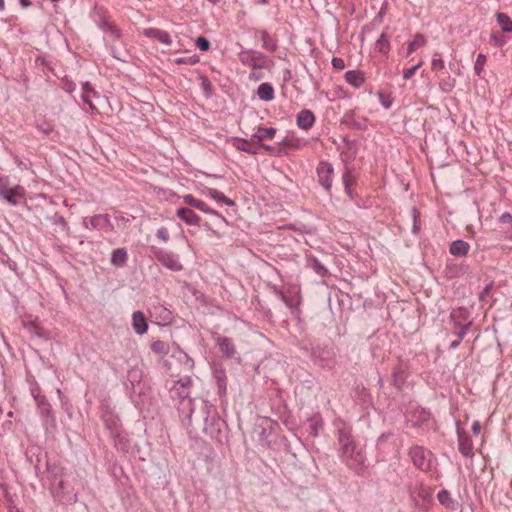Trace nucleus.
I'll return each instance as SVG.
<instances>
[{
	"label": "nucleus",
	"instance_id": "1",
	"mask_svg": "<svg viewBox=\"0 0 512 512\" xmlns=\"http://www.w3.org/2000/svg\"><path fill=\"white\" fill-rule=\"evenodd\" d=\"M337 439L342 461L350 469L359 472L366 458L362 449H357L351 427L341 422L337 426Z\"/></svg>",
	"mask_w": 512,
	"mask_h": 512
},
{
	"label": "nucleus",
	"instance_id": "2",
	"mask_svg": "<svg viewBox=\"0 0 512 512\" xmlns=\"http://www.w3.org/2000/svg\"><path fill=\"white\" fill-rule=\"evenodd\" d=\"M191 377L185 376L177 381H173L170 387V396L177 406L179 414L192 424L193 413L198 404V401L190 397L191 392Z\"/></svg>",
	"mask_w": 512,
	"mask_h": 512
},
{
	"label": "nucleus",
	"instance_id": "3",
	"mask_svg": "<svg viewBox=\"0 0 512 512\" xmlns=\"http://www.w3.org/2000/svg\"><path fill=\"white\" fill-rule=\"evenodd\" d=\"M193 417L203 422V432L211 438H218L225 424L216 407L203 399L198 400Z\"/></svg>",
	"mask_w": 512,
	"mask_h": 512
},
{
	"label": "nucleus",
	"instance_id": "4",
	"mask_svg": "<svg viewBox=\"0 0 512 512\" xmlns=\"http://www.w3.org/2000/svg\"><path fill=\"white\" fill-rule=\"evenodd\" d=\"M405 424L409 428L424 433L435 429L436 420L429 409L410 404L405 412Z\"/></svg>",
	"mask_w": 512,
	"mask_h": 512
},
{
	"label": "nucleus",
	"instance_id": "5",
	"mask_svg": "<svg viewBox=\"0 0 512 512\" xmlns=\"http://www.w3.org/2000/svg\"><path fill=\"white\" fill-rule=\"evenodd\" d=\"M0 201L11 207H17L26 203V189L24 186L11 185L8 176H2L0 180Z\"/></svg>",
	"mask_w": 512,
	"mask_h": 512
},
{
	"label": "nucleus",
	"instance_id": "6",
	"mask_svg": "<svg viewBox=\"0 0 512 512\" xmlns=\"http://www.w3.org/2000/svg\"><path fill=\"white\" fill-rule=\"evenodd\" d=\"M106 429L110 432V436L114 440L117 449L127 451L129 448V438L127 433L122 429L120 419L113 412L106 410L102 415Z\"/></svg>",
	"mask_w": 512,
	"mask_h": 512
},
{
	"label": "nucleus",
	"instance_id": "7",
	"mask_svg": "<svg viewBox=\"0 0 512 512\" xmlns=\"http://www.w3.org/2000/svg\"><path fill=\"white\" fill-rule=\"evenodd\" d=\"M236 46L240 48L237 56L242 65L253 70L268 69L271 66L272 61L262 52L245 48L240 43H236Z\"/></svg>",
	"mask_w": 512,
	"mask_h": 512
},
{
	"label": "nucleus",
	"instance_id": "8",
	"mask_svg": "<svg viewBox=\"0 0 512 512\" xmlns=\"http://www.w3.org/2000/svg\"><path fill=\"white\" fill-rule=\"evenodd\" d=\"M408 456L415 468L422 472H429L436 465L434 454L421 445H413L408 450Z\"/></svg>",
	"mask_w": 512,
	"mask_h": 512
},
{
	"label": "nucleus",
	"instance_id": "9",
	"mask_svg": "<svg viewBox=\"0 0 512 512\" xmlns=\"http://www.w3.org/2000/svg\"><path fill=\"white\" fill-rule=\"evenodd\" d=\"M150 251L154 258L167 269L175 272L181 271L183 269L178 256L173 252L155 246H151Z\"/></svg>",
	"mask_w": 512,
	"mask_h": 512
},
{
	"label": "nucleus",
	"instance_id": "10",
	"mask_svg": "<svg viewBox=\"0 0 512 512\" xmlns=\"http://www.w3.org/2000/svg\"><path fill=\"white\" fill-rule=\"evenodd\" d=\"M127 381L131 385L130 398L134 402L135 405L144 404V400L138 401L135 399L134 395L142 393L143 385H142V370L138 366H134L129 369L127 373Z\"/></svg>",
	"mask_w": 512,
	"mask_h": 512
},
{
	"label": "nucleus",
	"instance_id": "11",
	"mask_svg": "<svg viewBox=\"0 0 512 512\" xmlns=\"http://www.w3.org/2000/svg\"><path fill=\"white\" fill-rule=\"evenodd\" d=\"M456 432L458 437L459 452L464 457L472 458L474 456L472 439L469 434L460 427L459 422H456Z\"/></svg>",
	"mask_w": 512,
	"mask_h": 512
},
{
	"label": "nucleus",
	"instance_id": "12",
	"mask_svg": "<svg viewBox=\"0 0 512 512\" xmlns=\"http://www.w3.org/2000/svg\"><path fill=\"white\" fill-rule=\"evenodd\" d=\"M333 166L329 162L321 161L317 167V176L320 185L330 191L332 187Z\"/></svg>",
	"mask_w": 512,
	"mask_h": 512
},
{
	"label": "nucleus",
	"instance_id": "13",
	"mask_svg": "<svg viewBox=\"0 0 512 512\" xmlns=\"http://www.w3.org/2000/svg\"><path fill=\"white\" fill-rule=\"evenodd\" d=\"M409 365L399 360L398 363L392 369L391 383L397 389H401L408 377Z\"/></svg>",
	"mask_w": 512,
	"mask_h": 512
},
{
	"label": "nucleus",
	"instance_id": "14",
	"mask_svg": "<svg viewBox=\"0 0 512 512\" xmlns=\"http://www.w3.org/2000/svg\"><path fill=\"white\" fill-rule=\"evenodd\" d=\"M311 357L317 365L326 367L332 362L333 352L329 348L316 346L312 348Z\"/></svg>",
	"mask_w": 512,
	"mask_h": 512
},
{
	"label": "nucleus",
	"instance_id": "15",
	"mask_svg": "<svg viewBox=\"0 0 512 512\" xmlns=\"http://www.w3.org/2000/svg\"><path fill=\"white\" fill-rule=\"evenodd\" d=\"M212 375L217 386V392L220 398L226 396L227 393V376L225 369L220 365L212 367Z\"/></svg>",
	"mask_w": 512,
	"mask_h": 512
},
{
	"label": "nucleus",
	"instance_id": "16",
	"mask_svg": "<svg viewBox=\"0 0 512 512\" xmlns=\"http://www.w3.org/2000/svg\"><path fill=\"white\" fill-rule=\"evenodd\" d=\"M54 497L62 504H73L78 499V493L75 491H65V482L60 481L53 490Z\"/></svg>",
	"mask_w": 512,
	"mask_h": 512
},
{
	"label": "nucleus",
	"instance_id": "17",
	"mask_svg": "<svg viewBox=\"0 0 512 512\" xmlns=\"http://www.w3.org/2000/svg\"><path fill=\"white\" fill-rule=\"evenodd\" d=\"M98 92L91 86L89 82L82 83V93L81 99L82 101L89 106L90 112L92 114L98 113V109L93 104L92 99L98 98Z\"/></svg>",
	"mask_w": 512,
	"mask_h": 512
},
{
	"label": "nucleus",
	"instance_id": "18",
	"mask_svg": "<svg viewBox=\"0 0 512 512\" xmlns=\"http://www.w3.org/2000/svg\"><path fill=\"white\" fill-rule=\"evenodd\" d=\"M89 224L92 229L113 231L114 226L111 223L110 216L108 214L94 215L89 219Z\"/></svg>",
	"mask_w": 512,
	"mask_h": 512
},
{
	"label": "nucleus",
	"instance_id": "19",
	"mask_svg": "<svg viewBox=\"0 0 512 512\" xmlns=\"http://www.w3.org/2000/svg\"><path fill=\"white\" fill-rule=\"evenodd\" d=\"M142 34L148 38L155 39L160 43L170 46L172 44L171 36L168 32L158 28H145Z\"/></svg>",
	"mask_w": 512,
	"mask_h": 512
},
{
	"label": "nucleus",
	"instance_id": "20",
	"mask_svg": "<svg viewBox=\"0 0 512 512\" xmlns=\"http://www.w3.org/2000/svg\"><path fill=\"white\" fill-rule=\"evenodd\" d=\"M315 123V116L311 110L303 109L296 116V124L299 129L309 130Z\"/></svg>",
	"mask_w": 512,
	"mask_h": 512
},
{
	"label": "nucleus",
	"instance_id": "21",
	"mask_svg": "<svg viewBox=\"0 0 512 512\" xmlns=\"http://www.w3.org/2000/svg\"><path fill=\"white\" fill-rule=\"evenodd\" d=\"M216 344L219 350L226 358H232L236 354L235 345L231 338L225 336H219L216 339Z\"/></svg>",
	"mask_w": 512,
	"mask_h": 512
},
{
	"label": "nucleus",
	"instance_id": "22",
	"mask_svg": "<svg viewBox=\"0 0 512 512\" xmlns=\"http://www.w3.org/2000/svg\"><path fill=\"white\" fill-rule=\"evenodd\" d=\"M177 217L187 225H198L201 218L188 207H179L176 211Z\"/></svg>",
	"mask_w": 512,
	"mask_h": 512
},
{
	"label": "nucleus",
	"instance_id": "23",
	"mask_svg": "<svg viewBox=\"0 0 512 512\" xmlns=\"http://www.w3.org/2000/svg\"><path fill=\"white\" fill-rule=\"evenodd\" d=\"M132 327L134 331L139 335H143L147 332L148 324L144 314L141 311H135L132 314Z\"/></svg>",
	"mask_w": 512,
	"mask_h": 512
},
{
	"label": "nucleus",
	"instance_id": "24",
	"mask_svg": "<svg viewBox=\"0 0 512 512\" xmlns=\"http://www.w3.org/2000/svg\"><path fill=\"white\" fill-rule=\"evenodd\" d=\"M470 250V245L464 240H455L449 246V253L455 257H465Z\"/></svg>",
	"mask_w": 512,
	"mask_h": 512
},
{
	"label": "nucleus",
	"instance_id": "25",
	"mask_svg": "<svg viewBox=\"0 0 512 512\" xmlns=\"http://www.w3.org/2000/svg\"><path fill=\"white\" fill-rule=\"evenodd\" d=\"M257 97L265 102H270L275 98V90L271 83H261L256 90Z\"/></svg>",
	"mask_w": 512,
	"mask_h": 512
},
{
	"label": "nucleus",
	"instance_id": "26",
	"mask_svg": "<svg viewBox=\"0 0 512 512\" xmlns=\"http://www.w3.org/2000/svg\"><path fill=\"white\" fill-rule=\"evenodd\" d=\"M233 146L241 152H245L251 155L258 153V149L254 147L248 139L235 137L232 139Z\"/></svg>",
	"mask_w": 512,
	"mask_h": 512
},
{
	"label": "nucleus",
	"instance_id": "27",
	"mask_svg": "<svg viewBox=\"0 0 512 512\" xmlns=\"http://www.w3.org/2000/svg\"><path fill=\"white\" fill-rule=\"evenodd\" d=\"M205 195L218 203H222L231 207L235 205V202L232 199L226 197L222 192L218 191L217 189L207 188L205 190Z\"/></svg>",
	"mask_w": 512,
	"mask_h": 512
},
{
	"label": "nucleus",
	"instance_id": "28",
	"mask_svg": "<svg viewBox=\"0 0 512 512\" xmlns=\"http://www.w3.org/2000/svg\"><path fill=\"white\" fill-rule=\"evenodd\" d=\"M128 260L126 248H117L111 254V264L115 267H123Z\"/></svg>",
	"mask_w": 512,
	"mask_h": 512
},
{
	"label": "nucleus",
	"instance_id": "29",
	"mask_svg": "<svg viewBox=\"0 0 512 512\" xmlns=\"http://www.w3.org/2000/svg\"><path fill=\"white\" fill-rule=\"evenodd\" d=\"M345 80L351 86L359 88L363 85L365 78L362 72L358 70H349L345 73Z\"/></svg>",
	"mask_w": 512,
	"mask_h": 512
},
{
	"label": "nucleus",
	"instance_id": "30",
	"mask_svg": "<svg viewBox=\"0 0 512 512\" xmlns=\"http://www.w3.org/2000/svg\"><path fill=\"white\" fill-rule=\"evenodd\" d=\"M259 34L262 41V48L269 52H275L278 48L277 40L273 39L266 30H261Z\"/></svg>",
	"mask_w": 512,
	"mask_h": 512
},
{
	"label": "nucleus",
	"instance_id": "31",
	"mask_svg": "<svg viewBox=\"0 0 512 512\" xmlns=\"http://www.w3.org/2000/svg\"><path fill=\"white\" fill-rule=\"evenodd\" d=\"M456 85V79L451 77L448 73L444 76H439V89L443 93H450L453 91Z\"/></svg>",
	"mask_w": 512,
	"mask_h": 512
},
{
	"label": "nucleus",
	"instance_id": "32",
	"mask_svg": "<svg viewBox=\"0 0 512 512\" xmlns=\"http://www.w3.org/2000/svg\"><path fill=\"white\" fill-rule=\"evenodd\" d=\"M497 24L503 32H512V19L506 14L499 12L496 15Z\"/></svg>",
	"mask_w": 512,
	"mask_h": 512
},
{
	"label": "nucleus",
	"instance_id": "33",
	"mask_svg": "<svg viewBox=\"0 0 512 512\" xmlns=\"http://www.w3.org/2000/svg\"><path fill=\"white\" fill-rule=\"evenodd\" d=\"M375 50L381 54H387L390 50V41L386 33H381L375 43Z\"/></svg>",
	"mask_w": 512,
	"mask_h": 512
},
{
	"label": "nucleus",
	"instance_id": "34",
	"mask_svg": "<svg viewBox=\"0 0 512 512\" xmlns=\"http://www.w3.org/2000/svg\"><path fill=\"white\" fill-rule=\"evenodd\" d=\"M277 130L273 127L264 128L259 127L257 132L254 134V137L257 138V142H262L266 139H273L276 135Z\"/></svg>",
	"mask_w": 512,
	"mask_h": 512
},
{
	"label": "nucleus",
	"instance_id": "35",
	"mask_svg": "<svg viewBox=\"0 0 512 512\" xmlns=\"http://www.w3.org/2000/svg\"><path fill=\"white\" fill-rule=\"evenodd\" d=\"M99 28L106 34L114 37L119 38L120 37V30L111 22H108L106 20H102L99 22Z\"/></svg>",
	"mask_w": 512,
	"mask_h": 512
},
{
	"label": "nucleus",
	"instance_id": "36",
	"mask_svg": "<svg viewBox=\"0 0 512 512\" xmlns=\"http://www.w3.org/2000/svg\"><path fill=\"white\" fill-rule=\"evenodd\" d=\"M38 411H39L40 416L43 418V420L47 424H51L53 426L55 425V417L52 413V408H51L50 403L38 407Z\"/></svg>",
	"mask_w": 512,
	"mask_h": 512
},
{
	"label": "nucleus",
	"instance_id": "37",
	"mask_svg": "<svg viewBox=\"0 0 512 512\" xmlns=\"http://www.w3.org/2000/svg\"><path fill=\"white\" fill-rule=\"evenodd\" d=\"M182 200L185 204L189 205L190 207L196 208L200 211H203L205 206L207 205L204 201L195 198L191 194H186L182 197Z\"/></svg>",
	"mask_w": 512,
	"mask_h": 512
},
{
	"label": "nucleus",
	"instance_id": "38",
	"mask_svg": "<svg viewBox=\"0 0 512 512\" xmlns=\"http://www.w3.org/2000/svg\"><path fill=\"white\" fill-rule=\"evenodd\" d=\"M310 267L315 271L319 276H326L328 274V269L321 263V261L316 257H311L309 259Z\"/></svg>",
	"mask_w": 512,
	"mask_h": 512
},
{
	"label": "nucleus",
	"instance_id": "39",
	"mask_svg": "<svg viewBox=\"0 0 512 512\" xmlns=\"http://www.w3.org/2000/svg\"><path fill=\"white\" fill-rule=\"evenodd\" d=\"M309 429L310 434L314 437L318 436L320 430L322 429V419L319 415L311 417L309 420Z\"/></svg>",
	"mask_w": 512,
	"mask_h": 512
},
{
	"label": "nucleus",
	"instance_id": "40",
	"mask_svg": "<svg viewBox=\"0 0 512 512\" xmlns=\"http://www.w3.org/2000/svg\"><path fill=\"white\" fill-rule=\"evenodd\" d=\"M425 43L426 38L422 34H416L414 39L408 43L407 55L411 54L417 48L424 46Z\"/></svg>",
	"mask_w": 512,
	"mask_h": 512
},
{
	"label": "nucleus",
	"instance_id": "41",
	"mask_svg": "<svg viewBox=\"0 0 512 512\" xmlns=\"http://www.w3.org/2000/svg\"><path fill=\"white\" fill-rule=\"evenodd\" d=\"M450 317L454 321V325H456V322H461V320H467L468 310L465 307H459L457 309H454L450 313Z\"/></svg>",
	"mask_w": 512,
	"mask_h": 512
},
{
	"label": "nucleus",
	"instance_id": "42",
	"mask_svg": "<svg viewBox=\"0 0 512 512\" xmlns=\"http://www.w3.org/2000/svg\"><path fill=\"white\" fill-rule=\"evenodd\" d=\"M486 55L485 54H478L476 61L474 63V71L477 76H481L482 72L484 71V67L486 64Z\"/></svg>",
	"mask_w": 512,
	"mask_h": 512
},
{
	"label": "nucleus",
	"instance_id": "43",
	"mask_svg": "<svg viewBox=\"0 0 512 512\" xmlns=\"http://www.w3.org/2000/svg\"><path fill=\"white\" fill-rule=\"evenodd\" d=\"M445 68V62L441 58L440 54L438 52L434 53V57L431 61V69L433 71H442Z\"/></svg>",
	"mask_w": 512,
	"mask_h": 512
},
{
	"label": "nucleus",
	"instance_id": "44",
	"mask_svg": "<svg viewBox=\"0 0 512 512\" xmlns=\"http://www.w3.org/2000/svg\"><path fill=\"white\" fill-rule=\"evenodd\" d=\"M472 325L471 321H468L466 323L456 322L455 327L459 329V331L456 333V336L459 340H463L467 332L469 331L470 327Z\"/></svg>",
	"mask_w": 512,
	"mask_h": 512
},
{
	"label": "nucleus",
	"instance_id": "45",
	"mask_svg": "<svg viewBox=\"0 0 512 512\" xmlns=\"http://www.w3.org/2000/svg\"><path fill=\"white\" fill-rule=\"evenodd\" d=\"M151 349L153 352H155L157 354L165 355L168 353V345L161 340L154 341L151 344Z\"/></svg>",
	"mask_w": 512,
	"mask_h": 512
},
{
	"label": "nucleus",
	"instance_id": "46",
	"mask_svg": "<svg viewBox=\"0 0 512 512\" xmlns=\"http://www.w3.org/2000/svg\"><path fill=\"white\" fill-rule=\"evenodd\" d=\"M437 499L442 505L446 507H450L453 503L451 495L447 490H441L437 495Z\"/></svg>",
	"mask_w": 512,
	"mask_h": 512
},
{
	"label": "nucleus",
	"instance_id": "47",
	"mask_svg": "<svg viewBox=\"0 0 512 512\" xmlns=\"http://www.w3.org/2000/svg\"><path fill=\"white\" fill-rule=\"evenodd\" d=\"M342 181L344 185H353L356 181V177L354 175V170L351 168L346 167L343 176Z\"/></svg>",
	"mask_w": 512,
	"mask_h": 512
},
{
	"label": "nucleus",
	"instance_id": "48",
	"mask_svg": "<svg viewBox=\"0 0 512 512\" xmlns=\"http://www.w3.org/2000/svg\"><path fill=\"white\" fill-rule=\"evenodd\" d=\"M179 360L183 363L186 369L191 370L194 367L193 359L184 351H179Z\"/></svg>",
	"mask_w": 512,
	"mask_h": 512
},
{
	"label": "nucleus",
	"instance_id": "49",
	"mask_svg": "<svg viewBox=\"0 0 512 512\" xmlns=\"http://www.w3.org/2000/svg\"><path fill=\"white\" fill-rule=\"evenodd\" d=\"M411 215H412V220H413L412 233L418 234V232L420 231V223H419L420 215H419L418 210L415 207H413L411 209Z\"/></svg>",
	"mask_w": 512,
	"mask_h": 512
},
{
	"label": "nucleus",
	"instance_id": "50",
	"mask_svg": "<svg viewBox=\"0 0 512 512\" xmlns=\"http://www.w3.org/2000/svg\"><path fill=\"white\" fill-rule=\"evenodd\" d=\"M423 62L420 61L416 65L412 66L411 68H408L404 70L403 72V78L404 80H408L413 77V75L416 73V71L422 66Z\"/></svg>",
	"mask_w": 512,
	"mask_h": 512
},
{
	"label": "nucleus",
	"instance_id": "51",
	"mask_svg": "<svg viewBox=\"0 0 512 512\" xmlns=\"http://www.w3.org/2000/svg\"><path fill=\"white\" fill-rule=\"evenodd\" d=\"M199 59L197 56H189V57H180L176 59L177 64H187V65H194L198 63Z\"/></svg>",
	"mask_w": 512,
	"mask_h": 512
},
{
	"label": "nucleus",
	"instance_id": "52",
	"mask_svg": "<svg viewBox=\"0 0 512 512\" xmlns=\"http://www.w3.org/2000/svg\"><path fill=\"white\" fill-rule=\"evenodd\" d=\"M156 236L158 239H160L161 241L163 242H168L169 239H170V235H169V231L166 227L162 226L160 227L157 232H156Z\"/></svg>",
	"mask_w": 512,
	"mask_h": 512
},
{
	"label": "nucleus",
	"instance_id": "53",
	"mask_svg": "<svg viewBox=\"0 0 512 512\" xmlns=\"http://www.w3.org/2000/svg\"><path fill=\"white\" fill-rule=\"evenodd\" d=\"M196 45L200 51H208L210 49V42L205 37H198L196 40Z\"/></svg>",
	"mask_w": 512,
	"mask_h": 512
},
{
	"label": "nucleus",
	"instance_id": "54",
	"mask_svg": "<svg viewBox=\"0 0 512 512\" xmlns=\"http://www.w3.org/2000/svg\"><path fill=\"white\" fill-rule=\"evenodd\" d=\"M379 102L384 109H389L392 106V99L383 93L378 94Z\"/></svg>",
	"mask_w": 512,
	"mask_h": 512
},
{
	"label": "nucleus",
	"instance_id": "55",
	"mask_svg": "<svg viewBox=\"0 0 512 512\" xmlns=\"http://www.w3.org/2000/svg\"><path fill=\"white\" fill-rule=\"evenodd\" d=\"M62 88L65 92L71 94L76 90V84L71 80H65L62 83Z\"/></svg>",
	"mask_w": 512,
	"mask_h": 512
},
{
	"label": "nucleus",
	"instance_id": "56",
	"mask_svg": "<svg viewBox=\"0 0 512 512\" xmlns=\"http://www.w3.org/2000/svg\"><path fill=\"white\" fill-rule=\"evenodd\" d=\"M490 41L497 47H502L506 43L504 37L497 34H492Z\"/></svg>",
	"mask_w": 512,
	"mask_h": 512
},
{
	"label": "nucleus",
	"instance_id": "57",
	"mask_svg": "<svg viewBox=\"0 0 512 512\" xmlns=\"http://www.w3.org/2000/svg\"><path fill=\"white\" fill-rule=\"evenodd\" d=\"M498 220L502 224H509L512 228V215L509 212L502 213Z\"/></svg>",
	"mask_w": 512,
	"mask_h": 512
},
{
	"label": "nucleus",
	"instance_id": "58",
	"mask_svg": "<svg viewBox=\"0 0 512 512\" xmlns=\"http://www.w3.org/2000/svg\"><path fill=\"white\" fill-rule=\"evenodd\" d=\"M332 66L337 70H343L345 68V62L342 58L334 57L332 58Z\"/></svg>",
	"mask_w": 512,
	"mask_h": 512
},
{
	"label": "nucleus",
	"instance_id": "59",
	"mask_svg": "<svg viewBox=\"0 0 512 512\" xmlns=\"http://www.w3.org/2000/svg\"><path fill=\"white\" fill-rule=\"evenodd\" d=\"M54 224L61 226L64 230L68 229V224L65 221L64 217L61 215H58V214L55 215Z\"/></svg>",
	"mask_w": 512,
	"mask_h": 512
},
{
	"label": "nucleus",
	"instance_id": "60",
	"mask_svg": "<svg viewBox=\"0 0 512 512\" xmlns=\"http://www.w3.org/2000/svg\"><path fill=\"white\" fill-rule=\"evenodd\" d=\"M271 290H272L273 294L275 296H277L280 300H284L286 294L281 288H279L276 285H273V286H271Z\"/></svg>",
	"mask_w": 512,
	"mask_h": 512
},
{
	"label": "nucleus",
	"instance_id": "61",
	"mask_svg": "<svg viewBox=\"0 0 512 512\" xmlns=\"http://www.w3.org/2000/svg\"><path fill=\"white\" fill-rule=\"evenodd\" d=\"M492 287H493L492 283H489L483 288V290L480 292V295H479L480 301L485 300L486 296L490 293Z\"/></svg>",
	"mask_w": 512,
	"mask_h": 512
},
{
	"label": "nucleus",
	"instance_id": "62",
	"mask_svg": "<svg viewBox=\"0 0 512 512\" xmlns=\"http://www.w3.org/2000/svg\"><path fill=\"white\" fill-rule=\"evenodd\" d=\"M281 301L290 309H293L297 304V301H295L293 298H291L287 295H285L284 300H281Z\"/></svg>",
	"mask_w": 512,
	"mask_h": 512
},
{
	"label": "nucleus",
	"instance_id": "63",
	"mask_svg": "<svg viewBox=\"0 0 512 512\" xmlns=\"http://www.w3.org/2000/svg\"><path fill=\"white\" fill-rule=\"evenodd\" d=\"M202 212H204L206 214L217 216L220 219H222L223 221H225V218L221 214H219L216 210L210 208L208 205L205 206V208Z\"/></svg>",
	"mask_w": 512,
	"mask_h": 512
},
{
	"label": "nucleus",
	"instance_id": "64",
	"mask_svg": "<svg viewBox=\"0 0 512 512\" xmlns=\"http://www.w3.org/2000/svg\"><path fill=\"white\" fill-rule=\"evenodd\" d=\"M35 401H36L38 407L49 403L46 396L42 395V394L38 395L37 398H35Z\"/></svg>",
	"mask_w": 512,
	"mask_h": 512
}]
</instances>
